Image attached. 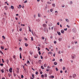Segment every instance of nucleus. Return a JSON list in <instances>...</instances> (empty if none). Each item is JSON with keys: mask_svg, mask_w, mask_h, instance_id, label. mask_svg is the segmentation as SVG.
<instances>
[{"mask_svg": "<svg viewBox=\"0 0 79 79\" xmlns=\"http://www.w3.org/2000/svg\"><path fill=\"white\" fill-rule=\"evenodd\" d=\"M71 56L72 59H74L76 58V55L75 54H72Z\"/></svg>", "mask_w": 79, "mask_h": 79, "instance_id": "1", "label": "nucleus"}, {"mask_svg": "<svg viewBox=\"0 0 79 79\" xmlns=\"http://www.w3.org/2000/svg\"><path fill=\"white\" fill-rule=\"evenodd\" d=\"M44 31L46 33H48V28H44Z\"/></svg>", "mask_w": 79, "mask_h": 79, "instance_id": "2", "label": "nucleus"}, {"mask_svg": "<svg viewBox=\"0 0 79 79\" xmlns=\"http://www.w3.org/2000/svg\"><path fill=\"white\" fill-rule=\"evenodd\" d=\"M43 27H44V28H46L47 25V24H44L43 25Z\"/></svg>", "mask_w": 79, "mask_h": 79, "instance_id": "3", "label": "nucleus"}, {"mask_svg": "<svg viewBox=\"0 0 79 79\" xmlns=\"http://www.w3.org/2000/svg\"><path fill=\"white\" fill-rule=\"evenodd\" d=\"M48 55H50H50H52V54H53V53L52 52H48Z\"/></svg>", "mask_w": 79, "mask_h": 79, "instance_id": "4", "label": "nucleus"}, {"mask_svg": "<svg viewBox=\"0 0 79 79\" xmlns=\"http://www.w3.org/2000/svg\"><path fill=\"white\" fill-rule=\"evenodd\" d=\"M61 33H62V34H64V30H62L61 31Z\"/></svg>", "mask_w": 79, "mask_h": 79, "instance_id": "5", "label": "nucleus"}, {"mask_svg": "<svg viewBox=\"0 0 79 79\" xmlns=\"http://www.w3.org/2000/svg\"><path fill=\"white\" fill-rule=\"evenodd\" d=\"M12 68H11L10 69H9V71L10 73H11L12 72Z\"/></svg>", "mask_w": 79, "mask_h": 79, "instance_id": "6", "label": "nucleus"}, {"mask_svg": "<svg viewBox=\"0 0 79 79\" xmlns=\"http://www.w3.org/2000/svg\"><path fill=\"white\" fill-rule=\"evenodd\" d=\"M73 78H74V77H76V75L75 74H74L73 75Z\"/></svg>", "mask_w": 79, "mask_h": 79, "instance_id": "7", "label": "nucleus"}, {"mask_svg": "<svg viewBox=\"0 0 79 79\" xmlns=\"http://www.w3.org/2000/svg\"><path fill=\"white\" fill-rule=\"evenodd\" d=\"M57 34L59 35H61V33L59 31L57 32Z\"/></svg>", "mask_w": 79, "mask_h": 79, "instance_id": "8", "label": "nucleus"}, {"mask_svg": "<svg viewBox=\"0 0 79 79\" xmlns=\"http://www.w3.org/2000/svg\"><path fill=\"white\" fill-rule=\"evenodd\" d=\"M58 15V11H55V15Z\"/></svg>", "mask_w": 79, "mask_h": 79, "instance_id": "9", "label": "nucleus"}, {"mask_svg": "<svg viewBox=\"0 0 79 79\" xmlns=\"http://www.w3.org/2000/svg\"><path fill=\"white\" fill-rule=\"evenodd\" d=\"M44 66L45 68H46V67H47V64H44Z\"/></svg>", "mask_w": 79, "mask_h": 79, "instance_id": "10", "label": "nucleus"}, {"mask_svg": "<svg viewBox=\"0 0 79 79\" xmlns=\"http://www.w3.org/2000/svg\"><path fill=\"white\" fill-rule=\"evenodd\" d=\"M44 77H47V74L45 73V74H44Z\"/></svg>", "mask_w": 79, "mask_h": 79, "instance_id": "11", "label": "nucleus"}, {"mask_svg": "<svg viewBox=\"0 0 79 79\" xmlns=\"http://www.w3.org/2000/svg\"><path fill=\"white\" fill-rule=\"evenodd\" d=\"M41 69H44V66H41Z\"/></svg>", "mask_w": 79, "mask_h": 79, "instance_id": "12", "label": "nucleus"}, {"mask_svg": "<svg viewBox=\"0 0 79 79\" xmlns=\"http://www.w3.org/2000/svg\"><path fill=\"white\" fill-rule=\"evenodd\" d=\"M58 40H59V41H61V40H62V38H59L58 39Z\"/></svg>", "mask_w": 79, "mask_h": 79, "instance_id": "13", "label": "nucleus"}, {"mask_svg": "<svg viewBox=\"0 0 79 79\" xmlns=\"http://www.w3.org/2000/svg\"><path fill=\"white\" fill-rule=\"evenodd\" d=\"M20 59L22 58V57L21 56V53H20Z\"/></svg>", "mask_w": 79, "mask_h": 79, "instance_id": "14", "label": "nucleus"}, {"mask_svg": "<svg viewBox=\"0 0 79 79\" xmlns=\"http://www.w3.org/2000/svg\"><path fill=\"white\" fill-rule=\"evenodd\" d=\"M19 6L20 7H18V8L19 9V8H21V7H22V6H21V5H19Z\"/></svg>", "mask_w": 79, "mask_h": 79, "instance_id": "15", "label": "nucleus"}, {"mask_svg": "<svg viewBox=\"0 0 79 79\" xmlns=\"http://www.w3.org/2000/svg\"><path fill=\"white\" fill-rule=\"evenodd\" d=\"M41 77L42 79H43V78H44V75H41Z\"/></svg>", "mask_w": 79, "mask_h": 79, "instance_id": "16", "label": "nucleus"}, {"mask_svg": "<svg viewBox=\"0 0 79 79\" xmlns=\"http://www.w3.org/2000/svg\"><path fill=\"white\" fill-rule=\"evenodd\" d=\"M28 28H29V31L30 32H31V28L29 27H28Z\"/></svg>", "mask_w": 79, "mask_h": 79, "instance_id": "17", "label": "nucleus"}, {"mask_svg": "<svg viewBox=\"0 0 79 79\" xmlns=\"http://www.w3.org/2000/svg\"><path fill=\"white\" fill-rule=\"evenodd\" d=\"M34 35L35 36V37H38V36H37V35L36 34H35V33H34Z\"/></svg>", "mask_w": 79, "mask_h": 79, "instance_id": "18", "label": "nucleus"}, {"mask_svg": "<svg viewBox=\"0 0 79 79\" xmlns=\"http://www.w3.org/2000/svg\"><path fill=\"white\" fill-rule=\"evenodd\" d=\"M11 9H14V7L13 6H11Z\"/></svg>", "mask_w": 79, "mask_h": 79, "instance_id": "19", "label": "nucleus"}, {"mask_svg": "<svg viewBox=\"0 0 79 79\" xmlns=\"http://www.w3.org/2000/svg\"><path fill=\"white\" fill-rule=\"evenodd\" d=\"M8 75L9 77H11V74L8 73Z\"/></svg>", "mask_w": 79, "mask_h": 79, "instance_id": "20", "label": "nucleus"}, {"mask_svg": "<svg viewBox=\"0 0 79 79\" xmlns=\"http://www.w3.org/2000/svg\"><path fill=\"white\" fill-rule=\"evenodd\" d=\"M47 3H48V4H52V2H47Z\"/></svg>", "mask_w": 79, "mask_h": 79, "instance_id": "21", "label": "nucleus"}, {"mask_svg": "<svg viewBox=\"0 0 79 79\" xmlns=\"http://www.w3.org/2000/svg\"><path fill=\"white\" fill-rule=\"evenodd\" d=\"M54 65H56V64H57V62H54Z\"/></svg>", "mask_w": 79, "mask_h": 79, "instance_id": "22", "label": "nucleus"}, {"mask_svg": "<svg viewBox=\"0 0 79 79\" xmlns=\"http://www.w3.org/2000/svg\"><path fill=\"white\" fill-rule=\"evenodd\" d=\"M52 6L54 7H55V4H52Z\"/></svg>", "mask_w": 79, "mask_h": 79, "instance_id": "23", "label": "nucleus"}, {"mask_svg": "<svg viewBox=\"0 0 79 79\" xmlns=\"http://www.w3.org/2000/svg\"><path fill=\"white\" fill-rule=\"evenodd\" d=\"M25 46H26V47H27L28 46V44L27 43H25Z\"/></svg>", "mask_w": 79, "mask_h": 79, "instance_id": "24", "label": "nucleus"}, {"mask_svg": "<svg viewBox=\"0 0 79 79\" xmlns=\"http://www.w3.org/2000/svg\"><path fill=\"white\" fill-rule=\"evenodd\" d=\"M1 72L2 73H4V71H3V69L1 70Z\"/></svg>", "mask_w": 79, "mask_h": 79, "instance_id": "25", "label": "nucleus"}, {"mask_svg": "<svg viewBox=\"0 0 79 79\" xmlns=\"http://www.w3.org/2000/svg\"><path fill=\"white\" fill-rule=\"evenodd\" d=\"M0 53H1V54H2V55H3V52L2 51H0Z\"/></svg>", "mask_w": 79, "mask_h": 79, "instance_id": "26", "label": "nucleus"}, {"mask_svg": "<svg viewBox=\"0 0 79 79\" xmlns=\"http://www.w3.org/2000/svg\"><path fill=\"white\" fill-rule=\"evenodd\" d=\"M40 14H38V17H40Z\"/></svg>", "mask_w": 79, "mask_h": 79, "instance_id": "27", "label": "nucleus"}, {"mask_svg": "<svg viewBox=\"0 0 79 79\" xmlns=\"http://www.w3.org/2000/svg\"><path fill=\"white\" fill-rule=\"evenodd\" d=\"M30 55H32V54H33V53L31 52H30Z\"/></svg>", "mask_w": 79, "mask_h": 79, "instance_id": "28", "label": "nucleus"}, {"mask_svg": "<svg viewBox=\"0 0 79 79\" xmlns=\"http://www.w3.org/2000/svg\"><path fill=\"white\" fill-rule=\"evenodd\" d=\"M66 21H67V22L69 23V20H68V19H66Z\"/></svg>", "mask_w": 79, "mask_h": 79, "instance_id": "29", "label": "nucleus"}, {"mask_svg": "<svg viewBox=\"0 0 79 79\" xmlns=\"http://www.w3.org/2000/svg\"><path fill=\"white\" fill-rule=\"evenodd\" d=\"M60 62H61L62 61H63V60H62V59H60Z\"/></svg>", "mask_w": 79, "mask_h": 79, "instance_id": "30", "label": "nucleus"}, {"mask_svg": "<svg viewBox=\"0 0 79 79\" xmlns=\"http://www.w3.org/2000/svg\"><path fill=\"white\" fill-rule=\"evenodd\" d=\"M54 77H54V76H51V78H52V79H53Z\"/></svg>", "mask_w": 79, "mask_h": 79, "instance_id": "31", "label": "nucleus"}, {"mask_svg": "<svg viewBox=\"0 0 79 79\" xmlns=\"http://www.w3.org/2000/svg\"><path fill=\"white\" fill-rule=\"evenodd\" d=\"M56 71H58V68H56Z\"/></svg>", "mask_w": 79, "mask_h": 79, "instance_id": "32", "label": "nucleus"}, {"mask_svg": "<svg viewBox=\"0 0 79 79\" xmlns=\"http://www.w3.org/2000/svg\"><path fill=\"white\" fill-rule=\"evenodd\" d=\"M50 11L51 12H52V11H53V9H50Z\"/></svg>", "mask_w": 79, "mask_h": 79, "instance_id": "33", "label": "nucleus"}, {"mask_svg": "<svg viewBox=\"0 0 79 79\" xmlns=\"http://www.w3.org/2000/svg\"><path fill=\"white\" fill-rule=\"evenodd\" d=\"M27 0H26L24 2V3H27Z\"/></svg>", "mask_w": 79, "mask_h": 79, "instance_id": "34", "label": "nucleus"}, {"mask_svg": "<svg viewBox=\"0 0 79 79\" xmlns=\"http://www.w3.org/2000/svg\"><path fill=\"white\" fill-rule=\"evenodd\" d=\"M0 66H3V64H0Z\"/></svg>", "mask_w": 79, "mask_h": 79, "instance_id": "35", "label": "nucleus"}, {"mask_svg": "<svg viewBox=\"0 0 79 79\" xmlns=\"http://www.w3.org/2000/svg\"><path fill=\"white\" fill-rule=\"evenodd\" d=\"M23 68L24 70V71H26V69H25V68L24 67V66H23Z\"/></svg>", "mask_w": 79, "mask_h": 79, "instance_id": "36", "label": "nucleus"}, {"mask_svg": "<svg viewBox=\"0 0 79 79\" xmlns=\"http://www.w3.org/2000/svg\"><path fill=\"white\" fill-rule=\"evenodd\" d=\"M2 37H3V39H5V36H2Z\"/></svg>", "mask_w": 79, "mask_h": 79, "instance_id": "37", "label": "nucleus"}, {"mask_svg": "<svg viewBox=\"0 0 79 79\" xmlns=\"http://www.w3.org/2000/svg\"><path fill=\"white\" fill-rule=\"evenodd\" d=\"M27 63H28V64L30 63V62H29V61L28 60L27 62Z\"/></svg>", "mask_w": 79, "mask_h": 79, "instance_id": "38", "label": "nucleus"}, {"mask_svg": "<svg viewBox=\"0 0 79 79\" xmlns=\"http://www.w3.org/2000/svg\"><path fill=\"white\" fill-rule=\"evenodd\" d=\"M19 50L20 51H21V50H22V48H19Z\"/></svg>", "mask_w": 79, "mask_h": 79, "instance_id": "39", "label": "nucleus"}, {"mask_svg": "<svg viewBox=\"0 0 79 79\" xmlns=\"http://www.w3.org/2000/svg\"><path fill=\"white\" fill-rule=\"evenodd\" d=\"M13 58H14V59L16 58V56H13Z\"/></svg>", "mask_w": 79, "mask_h": 79, "instance_id": "40", "label": "nucleus"}, {"mask_svg": "<svg viewBox=\"0 0 79 79\" xmlns=\"http://www.w3.org/2000/svg\"><path fill=\"white\" fill-rule=\"evenodd\" d=\"M32 77H33V78H34V77H35L34 75L32 74Z\"/></svg>", "mask_w": 79, "mask_h": 79, "instance_id": "41", "label": "nucleus"}, {"mask_svg": "<svg viewBox=\"0 0 79 79\" xmlns=\"http://www.w3.org/2000/svg\"><path fill=\"white\" fill-rule=\"evenodd\" d=\"M21 76V78L22 79H23V77H24V76H23V75H22Z\"/></svg>", "mask_w": 79, "mask_h": 79, "instance_id": "42", "label": "nucleus"}, {"mask_svg": "<svg viewBox=\"0 0 79 79\" xmlns=\"http://www.w3.org/2000/svg\"><path fill=\"white\" fill-rule=\"evenodd\" d=\"M31 38L32 41H33V40H34L33 39V37H31Z\"/></svg>", "mask_w": 79, "mask_h": 79, "instance_id": "43", "label": "nucleus"}, {"mask_svg": "<svg viewBox=\"0 0 79 79\" xmlns=\"http://www.w3.org/2000/svg\"><path fill=\"white\" fill-rule=\"evenodd\" d=\"M70 5H72V4H73V2H70Z\"/></svg>", "mask_w": 79, "mask_h": 79, "instance_id": "44", "label": "nucleus"}, {"mask_svg": "<svg viewBox=\"0 0 79 79\" xmlns=\"http://www.w3.org/2000/svg\"><path fill=\"white\" fill-rule=\"evenodd\" d=\"M1 48L2 49H4V48H3V46H1Z\"/></svg>", "mask_w": 79, "mask_h": 79, "instance_id": "45", "label": "nucleus"}, {"mask_svg": "<svg viewBox=\"0 0 79 79\" xmlns=\"http://www.w3.org/2000/svg\"><path fill=\"white\" fill-rule=\"evenodd\" d=\"M62 7L63 8L64 7V5H62Z\"/></svg>", "mask_w": 79, "mask_h": 79, "instance_id": "46", "label": "nucleus"}, {"mask_svg": "<svg viewBox=\"0 0 79 79\" xmlns=\"http://www.w3.org/2000/svg\"><path fill=\"white\" fill-rule=\"evenodd\" d=\"M22 31V28H20V29L19 30V31Z\"/></svg>", "mask_w": 79, "mask_h": 79, "instance_id": "47", "label": "nucleus"}, {"mask_svg": "<svg viewBox=\"0 0 79 79\" xmlns=\"http://www.w3.org/2000/svg\"><path fill=\"white\" fill-rule=\"evenodd\" d=\"M41 38H42V39H43V40H44V39H45V38H44V37H42Z\"/></svg>", "mask_w": 79, "mask_h": 79, "instance_id": "48", "label": "nucleus"}, {"mask_svg": "<svg viewBox=\"0 0 79 79\" xmlns=\"http://www.w3.org/2000/svg\"><path fill=\"white\" fill-rule=\"evenodd\" d=\"M24 39L25 40H27V39L24 38Z\"/></svg>", "mask_w": 79, "mask_h": 79, "instance_id": "49", "label": "nucleus"}, {"mask_svg": "<svg viewBox=\"0 0 79 79\" xmlns=\"http://www.w3.org/2000/svg\"><path fill=\"white\" fill-rule=\"evenodd\" d=\"M63 70H64L65 69V67H63Z\"/></svg>", "mask_w": 79, "mask_h": 79, "instance_id": "50", "label": "nucleus"}, {"mask_svg": "<svg viewBox=\"0 0 79 79\" xmlns=\"http://www.w3.org/2000/svg\"><path fill=\"white\" fill-rule=\"evenodd\" d=\"M40 57H41V59H43V57H42V56H41Z\"/></svg>", "mask_w": 79, "mask_h": 79, "instance_id": "51", "label": "nucleus"}, {"mask_svg": "<svg viewBox=\"0 0 79 79\" xmlns=\"http://www.w3.org/2000/svg\"><path fill=\"white\" fill-rule=\"evenodd\" d=\"M54 44H56V41H54Z\"/></svg>", "mask_w": 79, "mask_h": 79, "instance_id": "52", "label": "nucleus"}, {"mask_svg": "<svg viewBox=\"0 0 79 79\" xmlns=\"http://www.w3.org/2000/svg\"><path fill=\"white\" fill-rule=\"evenodd\" d=\"M39 62L40 63H41V62H42V61L41 60H39Z\"/></svg>", "mask_w": 79, "mask_h": 79, "instance_id": "53", "label": "nucleus"}, {"mask_svg": "<svg viewBox=\"0 0 79 79\" xmlns=\"http://www.w3.org/2000/svg\"><path fill=\"white\" fill-rule=\"evenodd\" d=\"M57 25H60V23L58 22V23H57Z\"/></svg>", "mask_w": 79, "mask_h": 79, "instance_id": "54", "label": "nucleus"}, {"mask_svg": "<svg viewBox=\"0 0 79 79\" xmlns=\"http://www.w3.org/2000/svg\"><path fill=\"white\" fill-rule=\"evenodd\" d=\"M34 57H35V58H37V56H34Z\"/></svg>", "mask_w": 79, "mask_h": 79, "instance_id": "55", "label": "nucleus"}, {"mask_svg": "<svg viewBox=\"0 0 79 79\" xmlns=\"http://www.w3.org/2000/svg\"><path fill=\"white\" fill-rule=\"evenodd\" d=\"M38 52L39 53V55H40V54H41V53H40V52L39 51V52Z\"/></svg>", "mask_w": 79, "mask_h": 79, "instance_id": "56", "label": "nucleus"}, {"mask_svg": "<svg viewBox=\"0 0 79 79\" xmlns=\"http://www.w3.org/2000/svg\"><path fill=\"white\" fill-rule=\"evenodd\" d=\"M42 73H43V72H40V74H42Z\"/></svg>", "mask_w": 79, "mask_h": 79, "instance_id": "57", "label": "nucleus"}, {"mask_svg": "<svg viewBox=\"0 0 79 79\" xmlns=\"http://www.w3.org/2000/svg\"><path fill=\"white\" fill-rule=\"evenodd\" d=\"M53 56H54L55 57V53L53 54Z\"/></svg>", "mask_w": 79, "mask_h": 79, "instance_id": "58", "label": "nucleus"}, {"mask_svg": "<svg viewBox=\"0 0 79 79\" xmlns=\"http://www.w3.org/2000/svg\"><path fill=\"white\" fill-rule=\"evenodd\" d=\"M8 60H7L6 61H7V64H8Z\"/></svg>", "mask_w": 79, "mask_h": 79, "instance_id": "59", "label": "nucleus"}, {"mask_svg": "<svg viewBox=\"0 0 79 79\" xmlns=\"http://www.w3.org/2000/svg\"><path fill=\"white\" fill-rule=\"evenodd\" d=\"M60 73H63V71H62V70H61L60 71Z\"/></svg>", "mask_w": 79, "mask_h": 79, "instance_id": "60", "label": "nucleus"}, {"mask_svg": "<svg viewBox=\"0 0 79 79\" xmlns=\"http://www.w3.org/2000/svg\"><path fill=\"white\" fill-rule=\"evenodd\" d=\"M37 21H38V22H39V21H40V19H38V20H37Z\"/></svg>", "mask_w": 79, "mask_h": 79, "instance_id": "61", "label": "nucleus"}, {"mask_svg": "<svg viewBox=\"0 0 79 79\" xmlns=\"http://www.w3.org/2000/svg\"><path fill=\"white\" fill-rule=\"evenodd\" d=\"M60 27H62V25H61V24L60 25Z\"/></svg>", "mask_w": 79, "mask_h": 79, "instance_id": "62", "label": "nucleus"}, {"mask_svg": "<svg viewBox=\"0 0 79 79\" xmlns=\"http://www.w3.org/2000/svg\"><path fill=\"white\" fill-rule=\"evenodd\" d=\"M77 41H75V44H77Z\"/></svg>", "mask_w": 79, "mask_h": 79, "instance_id": "63", "label": "nucleus"}, {"mask_svg": "<svg viewBox=\"0 0 79 79\" xmlns=\"http://www.w3.org/2000/svg\"><path fill=\"white\" fill-rule=\"evenodd\" d=\"M67 28H66V29H64V30L65 31H67Z\"/></svg>", "mask_w": 79, "mask_h": 79, "instance_id": "64", "label": "nucleus"}]
</instances>
